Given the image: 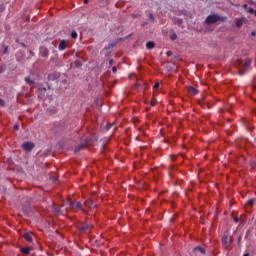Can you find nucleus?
Returning a JSON list of instances; mask_svg holds the SVG:
<instances>
[{
  "label": "nucleus",
  "instance_id": "f257e3e1",
  "mask_svg": "<svg viewBox=\"0 0 256 256\" xmlns=\"http://www.w3.org/2000/svg\"><path fill=\"white\" fill-rule=\"evenodd\" d=\"M205 21L208 25H213V23H217V21H225V17L214 14L209 15Z\"/></svg>",
  "mask_w": 256,
  "mask_h": 256
},
{
  "label": "nucleus",
  "instance_id": "f03ea898",
  "mask_svg": "<svg viewBox=\"0 0 256 256\" xmlns=\"http://www.w3.org/2000/svg\"><path fill=\"white\" fill-rule=\"evenodd\" d=\"M236 67H242V69H244V71H247V69H249V67H251V59H246L245 63H243V61H241V60H237Z\"/></svg>",
  "mask_w": 256,
  "mask_h": 256
},
{
  "label": "nucleus",
  "instance_id": "7ed1b4c3",
  "mask_svg": "<svg viewBox=\"0 0 256 256\" xmlns=\"http://www.w3.org/2000/svg\"><path fill=\"white\" fill-rule=\"evenodd\" d=\"M222 243L225 249H227V247H229V245L233 243V239L229 237V234H227V232L223 234Z\"/></svg>",
  "mask_w": 256,
  "mask_h": 256
},
{
  "label": "nucleus",
  "instance_id": "20e7f679",
  "mask_svg": "<svg viewBox=\"0 0 256 256\" xmlns=\"http://www.w3.org/2000/svg\"><path fill=\"white\" fill-rule=\"evenodd\" d=\"M84 205L86 206V207H89V209H95V207H97V204H95V197H91V198H89L88 200H86L85 202H84Z\"/></svg>",
  "mask_w": 256,
  "mask_h": 256
},
{
  "label": "nucleus",
  "instance_id": "39448f33",
  "mask_svg": "<svg viewBox=\"0 0 256 256\" xmlns=\"http://www.w3.org/2000/svg\"><path fill=\"white\" fill-rule=\"evenodd\" d=\"M33 147H35V144H33V142H24L22 144V149L24 151H32Z\"/></svg>",
  "mask_w": 256,
  "mask_h": 256
},
{
  "label": "nucleus",
  "instance_id": "423d86ee",
  "mask_svg": "<svg viewBox=\"0 0 256 256\" xmlns=\"http://www.w3.org/2000/svg\"><path fill=\"white\" fill-rule=\"evenodd\" d=\"M70 207H72V209H80L81 211H85L83 210V204L81 202H69Z\"/></svg>",
  "mask_w": 256,
  "mask_h": 256
},
{
  "label": "nucleus",
  "instance_id": "0eeeda50",
  "mask_svg": "<svg viewBox=\"0 0 256 256\" xmlns=\"http://www.w3.org/2000/svg\"><path fill=\"white\" fill-rule=\"evenodd\" d=\"M89 229H91V224H82L81 227H79V231L81 233H88L89 232Z\"/></svg>",
  "mask_w": 256,
  "mask_h": 256
},
{
  "label": "nucleus",
  "instance_id": "6e6552de",
  "mask_svg": "<svg viewBox=\"0 0 256 256\" xmlns=\"http://www.w3.org/2000/svg\"><path fill=\"white\" fill-rule=\"evenodd\" d=\"M40 55L44 58L49 57V50L47 49V47L45 46L40 47Z\"/></svg>",
  "mask_w": 256,
  "mask_h": 256
},
{
  "label": "nucleus",
  "instance_id": "1a4fd4ad",
  "mask_svg": "<svg viewBox=\"0 0 256 256\" xmlns=\"http://www.w3.org/2000/svg\"><path fill=\"white\" fill-rule=\"evenodd\" d=\"M24 239L28 242L31 243L33 241V233L32 232H25L24 233Z\"/></svg>",
  "mask_w": 256,
  "mask_h": 256
},
{
  "label": "nucleus",
  "instance_id": "9d476101",
  "mask_svg": "<svg viewBox=\"0 0 256 256\" xmlns=\"http://www.w3.org/2000/svg\"><path fill=\"white\" fill-rule=\"evenodd\" d=\"M187 91L190 95H197L199 93V91L193 86H188Z\"/></svg>",
  "mask_w": 256,
  "mask_h": 256
},
{
  "label": "nucleus",
  "instance_id": "9b49d317",
  "mask_svg": "<svg viewBox=\"0 0 256 256\" xmlns=\"http://www.w3.org/2000/svg\"><path fill=\"white\" fill-rule=\"evenodd\" d=\"M65 49H67V41L62 40V41H60V43H59V50H60V51H65Z\"/></svg>",
  "mask_w": 256,
  "mask_h": 256
},
{
  "label": "nucleus",
  "instance_id": "f8f14e48",
  "mask_svg": "<svg viewBox=\"0 0 256 256\" xmlns=\"http://www.w3.org/2000/svg\"><path fill=\"white\" fill-rule=\"evenodd\" d=\"M243 23H245V20L243 18H237L235 20V25L236 27H242L243 26Z\"/></svg>",
  "mask_w": 256,
  "mask_h": 256
},
{
  "label": "nucleus",
  "instance_id": "ddd939ff",
  "mask_svg": "<svg viewBox=\"0 0 256 256\" xmlns=\"http://www.w3.org/2000/svg\"><path fill=\"white\" fill-rule=\"evenodd\" d=\"M25 82L30 85V87L35 85V81L31 80V77H25Z\"/></svg>",
  "mask_w": 256,
  "mask_h": 256
},
{
  "label": "nucleus",
  "instance_id": "4468645a",
  "mask_svg": "<svg viewBox=\"0 0 256 256\" xmlns=\"http://www.w3.org/2000/svg\"><path fill=\"white\" fill-rule=\"evenodd\" d=\"M146 49H155V42H153V41L147 42Z\"/></svg>",
  "mask_w": 256,
  "mask_h": 256
},
{
  "label": "nucleus",
  "instance_id": "2eb2a0df",
  "mask_svg": "<svg viewBox=\"0 0 256 256\" xmlns=\"http://www.w3.org/2000/svg\"><path fill=\"white\" fill-rule=\"evenodd\" d=\"M29 251H31L29 247L21 248V253H23L24 255H29Z\"/></svg>",
  "mask_w": 256,
  "mask_h": 256
},
{
  "label": "nucleus",
  "instance_id": "dca6fc26",
  "mask_svg": "<svg viewBox=\"0 0 256 256\" xmlns=\"http://www.w3.org/2000/svg\"><path fill=\"white\" fill-rule=\"evenodd\" d=\"M85 147H87V146L84 145V144L76 147L75 150H74V153H79L81 151V149H85Z\"/></svg>",
  "mask_w": 256,
  "mask_h": 256
},
{
  "label": "nucleus",
  "instance_id": "f3484780",
  "mask_svg": "<svg viewBox=\"0 0 256 256\" xmlns=\"http://www.w3.org/2000/svg\"><path fill=\"white\" fill-rule=\"evenodd\" d=\"M148 19L150 23H155V16L153 15V13L148 14Z\"/></svg>",
  "mask_w": 256,
  "mask_h": 256
},
{
  "label": "nucleus",
  "instance_id": "a211bd4d",
  "mask_svg": "<svg viewBox=\"0 0 256 256\" xmlns=\"http://www.w3.org/2000/svg\"><path fill=\"white\" fill-rule=\"evenodd\" d=\"M194 249H195V251H200V253L205 254V250H204V248H202L201 246H197V247L194 248Z\"/></svg>",
  "mask_w": 256,
  "mask_h": 256
},
{
  "label": "nucleus",
  "instance_id": "6ab92c4d",
  "mask_svg": "<svg viewBox=\"0 0 256 256\" xmlns=\"http://www.w3.org/2000/svg\"><path fill=\"white\" fill-rule=\"evenodd\" d=\"M175 39H177V34L171 33V34H170V40H171V41H175Z\"/></svg>",
  "mask_w": 256,
  "mask_h": 256
},
{
  "label": "nucleus",
  "instance_id": "aec40b11",
  "mask_svg": "<svg viewBox=\"0 0 256 256\" xmlns=\"http://www.w3.org/2000/svg\"><path fill=\"white\" fill-rule=\"evenodd\" d=\"M71 37H72V39H77V32L76 31H72L71 32Z\"/></svg>",
  "mask_w": 256,
  "mask_h": 256
},
{
  "label": "nucleus",
  "instance_id": "412c9836",
  "mask_svg": "<svg viewBox=\"0 0 256 256\" xmlns=\"http://www.w3.org/2000/svg\"><path fill=\"white\" fill-rule=\"evenodd\" d=\"M255 203L254 199H250L248 200L247 204L250 205L251 207H253V204Z\"/></svg>",
  "mask_w": 256,
  "mask_h": 256
},
{
  "label": "nucleus",
  "instance_id": "4be33fe9",
  "mask_svg": "<svg viewBox=\"0 0 256 256\" xmlns=\"http://www.w3.org/2000/svg\"><path fill=\"white\" fill-rule=\"evenodd\" d=\"M113 125H115V124L114 123L107 124L106 125V131H109V129H111V127H113Z\"/></svg>",
  "mask_w": 256,
  "mask_h": 256
},
{
  "label": "nucleus",
  "instance_id": "5701e85b",
  "mask_svg": "<svg viewBox=\"0 0 256 256\" xmlns=\"http://www.w3.org/2000/svg\"><path fill=\"white\" fill-rule=\"evenodd\" d=\"M0 106L4 107L5 106V101H3V99H0Z\"/></svg>",
  "mask_w": 256,
  "mask_h": 256
},
{
  "label": "nucleus",
  "instance_id": "b1692460",
  "mask_svg": "<svg viewBox=\"0 0 256 256\" xmlns=\"http://www.w3.org/2000/svg\"><path fill=\"white\" fill-rule=\"evenodd\" d=\"M159 85H160L159 82L155 83L154 86H153L154 89H159Z\"/></svg>",
  "mask_w": 256,
  "mask_h": 256
},
{
  "label": "nucleus",
  "instance_id": "393cba45",
  "mask_svg": "<svg viewBox=\"0 0 256 256\" xmlns=\"http://www.w3.org/2000/svg\"><path fill=\"white\" fill-rule=\"evenodd\" d=\"M76 67H81V63L79 61L75 62Z\"/></svg>",
  "mask_w": 256,
  "mask_h": 256
},
{
  "label": "nucleus",
  "instance_id": "a878e982",
  "mask_svg": "<svg viewBox=\"0 0 256 256\" xmlns=\"http://www.w3.org/2000/svg\"><path fill=\"white\" fill-rule=\"evenodd\" d=\"M113 63H115V61L113 59L109 60V65H113Z\"/></svg>",
  "mask_w": 256,
  "mask_h": 256
},
{
  "label": "nucleus",
  "instance_id": "bb28decb",
  "mask_svg": "<svg viewBox=\"0 0 256 256\" xmlns=\"http://www.w3.org/2000/svg\"><path fill=\"white\" fill-rule=\"evenodd\" d=\"M132 17H134V19H137V17H139V14H133Z\"/></svg>",
  "mask_w": 256,
  "mask_h": 256
},
{
  "label": "nucleus",
  "instance_id": "cd10ccee",
  "mask_svg": "<svg viewBox=\"0 0 256 256\" xmlns=\"http://www.w3.org/2000/svg\"><path fill=\"white\" fill-rule=\"evenodd\" d=\"M166 55H167L168 57H171V55H172L171 51H168V52L166 53Z\"/></svg>",
  "mask_w": 256,
  "mask_h": 256
},
{
  "label": "nucleus",
  "instance_id": "c85d7f7f",
  "mask_svg": "<svg viewBox=\"0 0 256 256\" xmlns=\"http://www.w3.org/2000/svg\"><path fill=\"white\" fill-rule=\"evenodd\" d=\"M255 35H256V32H255V31H252V32H251V36H252V37H255Z\"/></svg>",
  "mask_w": 256,
  "mask_h": 256
},
{
  "label": "nucleus",
  "instance_id": "c756f323",
  "mask_svg": "<svg viewBox=\"0 0 256 256\" xmlns=\"http://www.w3.org/2000/svg\"><path fill=\"white\" fill-rule=\"evenodd\" d=\"M112 71L115 73V72L117 71V67L114 66V67L112 68Z\"/></svg>",
  "mask_w": 256,
  "mask_h": 256
},
{
  "label": "nucleus",
  "instance_id": "7c9ffc66",
  "mask_svg": "<svg viewBox=\"0 0 256 256\" xmlns=\"http://www.w3.org/2000/svg\"><path fill=\"white\" fill-rule=\"evenodd\" d=\"M234 221H235V223H239V218L235 217Z\"/></svg>",
  "mask_w": 256,
  "mask_h": 256
},
{
  "label": "nucleus",
  "instance_id": "2f4dec72",
  "mask_svg": "<svg viewBox=\"0 0 256 256\" xmlns=\"http://www.w3.org/2000/svg\"><path fill=\"white\" fill-rule=\"evenodd\" d=\"M14 129L17 131V129H19V125H14Z\"/></svg>",
  "mask_w": 256,
  "mask_h": 256
},
{
  "label": "nucleus",
  "instance_id": "473e14b6",
  "mask_svg": "<svg viewBox=\"0 0 256 256\" xmlns=\"http://www.w3.org/2000/svg\"><path fill=\"white\" fill-rule=\"evenodd\" d=\"M54 211H55L56 213H61V211H59V209H57V208H56Z\"/></svg>",
  "mask_w": 256,
  "mask_h": 256
},
{
  "label": "nucleus",
  "instance_id": "72a5a7b5",
  "mask_svg": "<svg viewBox=\"0 0 256 256\" xmlns=\"http://www.w3.org/2000/svg\"><path fill=\"white\" fill-rule=\"evenodd\" d=\"M89 3V0H84V4L87 5Z\"/></svg>",
  "mask_w": 256,
  "mask_h": 256
},
{
  "label": "nucleus",
  "instance_id": "f704fd0d",
  "mask_svg": "<svg viewBox=\"0 0 256 256\" xmlns=\"http://www.w3.org/2000/svg\"><path fill=\"white\" fill-rule=\"evenodd\" d=\"M243 9H247V4H244V5H243Z\"/></svg>",
  "mask_w": 256,
  "mask_h": 256
},
{
  "label": "nucleus",
  "instance_id": "c9c22d12",
  "mask_svg": "<svg viewBox=\"0 0 256 256\" xmlns=\"http://www.w3.org/2000/svg\"><path fill=\"white\" fill-rule=\"evenodd\" d=\"M7 162H8V163H11V159H8Z\"/></svg>",
  "mask_w": 256,
  "mask_h": 256
},
{
  "label": "nucleus",
  "instance_id": "e433bc0d",
  "mask_svg": "<svg viewBox=\"0 0 256 256\" xmlns=\"http://www.w3.org/2000/svg\"><path fill=\"white\" fill-rule=\"evenodd\" d=\"M109 47H114V45H113V44H110Z\"/></svg>",
  "mask_w": 256,
  "mask_h": 256
},
{
  "label": "nucleus",
  "instance_id": "4c0bfd02",
  "mask_svg": "<svg viewBox=\"0 0 256 256\" xmlns=\"http://www.w3.org/2000/svg\"><path fill=\"white\" fill-rule=\"evenodd\" d=\"M4 52L7 53V48H5Z\"/></svg>",
  "mask_w": 256,
  "mask_h": 256
},
{
  "label": "nucleus",
  "instance_id": "58836bf2",
  "mask_svg": "<svg viewBox=\"0 0 256 256\" xmlns=\"http://www.w3.org/2000/svg\"><path fill=\"white\" fill-rule=\"evenodd\" d=\"M243 256H249V254H244Z\"/></svg>",
  "mask_w": 256,
  "mask_h": 256
}]
</instances>
